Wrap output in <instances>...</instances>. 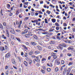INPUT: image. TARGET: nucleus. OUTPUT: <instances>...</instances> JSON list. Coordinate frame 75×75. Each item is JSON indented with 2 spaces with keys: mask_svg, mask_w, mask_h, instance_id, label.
<instances>
[{
  "mask_svg": "<svg viewBox=\"0 0 75 75\" xmlns=\"http://www.w3.org/2000/svg\"><path fill=\"white\" fill-rule=\"evenodd\" d=\"M11 33L12 34H15V32H14V29H12L11 30Z\"/></svg>",
  "mask_w": 75,
  "mask_h": 75,
  "instance_id": "nucleus-13",
  "label": "nucleus"
},
{
  "mask_svg": "<svg viewBox=\"0 0 75 75\" xmlns=\"http://www.w3.org/2000/svg\"><path fill=\"white\" fill-rule=\"evenodd\" d=\"M56 18H59V19H61V18H60V16H57V17H56Z\"/></svg>",
  "mask_w": 75,
  "mask_h": 75,
  "instance_id": "nucleus-50",
  "label": "nucleus"
},
{
  "mask_svg": "<svg viewBox=\"0 0 75 75\" xmlns=\"http://www.w3.org/2000/svg\"><path fill=\"white\" fill-rule=\"evenodd\" d=\"M34 38H35V39H38V37H37V36H36V35H34Z\"/></svg>",
  "mask_w": 75,
  "mask_h": 75,
  "instance_id": "nucleus-36",
  "label": "nucleus"
},
{
  "mask_svg": "<svg viewBox=\"0 0 75 75\" xmlns=\"http://www.w3.org/2000/svg\"><path fill=\"white\" fill-rule=\"evenodd\" d=\"M55 25H56V26H57V27H59V24H58L57 23H55Z\"/></svg>",
  "mask_w": 75,
  "mask_h": 75,
  "instance_id": "nucleus-27",
  "label": "nucleus"
},
{
  "mask_svg": "<svg viewBox=\"0 0 75 75\" xmlns=\"http://www.w3.org/2000/svg\"><path fill=\"white\" fill-rule=\"evenodd\" d=\"M0 50L1 51H4V50H5L4 47H0Z\"/></svg>",
  "mask_w": 75,
  "mask_h": 75,
  "instance_id": "nucleus-5",
  "label": "nucleus"
},
{
  "mask_svg": "<svg viewBox=\"0 0 75 75\" xmlns=\"http://www.w3.org/2000/svg\"><path fill=\"white\" fill-rule=\"evenodd\" d=\"M57 58V56L56 55H55L53 56V58H54V59H56Z\"/></svg>",
  "mask_w": 75,
  "mask_h": 75,
  "instance_id": "nucleus-44",
  "label": "nucleus"
},
{
  "mask_svg": "<svg viewBox=\"0 0 75 75\" xmlns=\"http://www.w3.org/2000/svg\"><path fill=\"white\" fill-rule=\"evenodd\" d=\"M45 23H46V24H48V20H47V19L45 18Z\"/></svg>",
  "mask_w": 75,
  "mask_h": 75,
  "instance_id": "nucleus-26",
  "label": "nucleus"
},
{
  "mask_svg": "<svg viewBox=\"0 0 75 75\" xmlns=\"http://www.w3.org/2000/svg\"><path fill=\"white\" fill-rule=\"evenodd\" d=\"M24 32H25V34H27V33H28V29H25L24 30Z\"/></svg>",
  "mask_w": 75,
  "mask_h": 75,
  "instance_id": "nucleus-24",
  "label": "nucleus"
},
{
  "mask_svg": "<svg viewBox=\"0 0 75 75\" xmlns=\"http://www.w3.org/2000/svg\"><path fill=\"white\" fill-rule=\"evenodd\" d=\"M25 57H27V56H28V53H25Z\"/></svg>",
  "mask_w": 75,
  "mask_h": 75,
  "instance_id": "nucleus-41",
  "label": "nucleus"
},
{
  "mask_svg": "<svg viewBox=\"0 0 75 75\" xmlns=\"http://www.w3.org/2000/svg\"><path fill=\"white\" fill-rule=\"evenodd\" d=\"M42 68L43 69H44V70H45V69H46V67H45V66L42 67Z\"/></svg>",
  "mask_w": 75,
  "mask_h": 75,
  "instance_id": "nucleus-46",
  "label": "nucleus"
},
{
  "mask_svg": "<svg viewBox=\"0 0 75 75\" xmlns=\"http://www.w3.org/2000/svg\"><path fill=\"white\" fill-rule=\"evenodd\" d=\"M42 34H45V35H47L48 34H49V33H48V32H45L44 33H42Z\"/></svg>",
  "mask_w": 75,
  "mask_h": 75,
  "instance_id": "nucleus-7",
  "label": "nucleus"
},
{
  "mask_svg": "<svg viewBox=\"0 0 75 75\" xmlns=\"http://www.w3.org/2000/svg\"><path fill=\"white\" fill-rule=\"evenodd\" d=\"M55 62L57 64V65H59V64H60V62H59V61L58 59L56 60Z\"/></svg>",
  "mask_w": 75,
  "mask_h": 75,
  "instance_id": "nucleus-3",
  "label": "nucleus"
},
{
  "mask_svg": "<svg viewBox=\"0 0 75 75\" xmlns=\"http://www.w3.org/2000/svg\"><path fill=\"white\" fill-rule=\"evenodd\" d=\"M35 54H38L40 53V52L38 51H35Z\"/></svg>",
  "mask_w": 75,
  "mask_h": 75,
  "instance_id": "nucleus-25",
  "label": "nucleus"
},
{
  "mask_svg": "<svg viewBox=\"0 0 75 75\" xmlns=\"http://www.w3.org/2000/svg\"><path fill=\"white\" fill-rule=\"evenodd\" d=\"M6 35L8 37H10V35H9V33H8V31L7 30H6Z\"/></svg>",
  "mask_w": 75,
  "mask_h": 75,
  "instance_id": "nucleus-4",
  "label": "nucleus"
},
{
  "mask_svg": "<svg viewBox=\"0 0 75 75\" xmlns=\"http://www.w3.org/2000/svg\"><path fill=\"white\" fill-rule=\"evenodd\" d=\"M19 18H22V16H21V14L19 15Z\"/></svg>",
  "mask_w": 75,
  "mask_h": 75,
  "instance_id": "nucleus-56",
  "label": "nucleus"
},
{
  "mask_svg": "<svg viewBox=\"0 0 75 75\" xmlns=\"http://www.w3.org/2000/svg\"><path fill=\"white\" fill-rule=\"evenodd\" d=\"M62 45L64 47H67V45H66V44L65 43L63 44Z\"/></svg>",
  "mask_w": 75,
  "mask_h": 75,
  "instance_id": "nucleus-37",
  "label": "nucleus"
},
{
  "mask_svg": "<svg viewBox=\"0 0 75 75\" xmlns=\"http://www.w3.org/2000/svg\"><path fill=\"white\" fill-rule=\"evenodd\" d=\"M25 36L26 38H28V37H29V35H28V34L25 35Z\"/></svg>",
  "mask_w": 75,
  "mask_h": 75,
  "instance_id": "nucleus-35",
  "label": "nucleus"
},
{
  "mask_svg": "<svg viewBox=\"0 0 75 75\" xmlns=\"http://www.w3.org/2000/svg\"><path fill=\"white\" fill-rule=\"evenodd\" d=\"M67 55L68 56H69V57H71V56H72V54L70 53H68L67 54Z\"/></svg>",
  "mask_w": 75,
  "mask_h": 75,
  "instance_id": "nucleus-43",
  "label": "nucleus"
},
{
  "mask_svg": "<svg viewBox=\"0 0 75 75\" xmlns=\"http://www.w3.org/2000/svg\"><path fill=\"white\" fill-rule=\"evenodd\" d=\"M50 44H55V42L54 41H51L50 42Z\"/></svg>",
  "mask_w": 75,
  "mask_h": 75,
  "instance_id": "nucleus-23",
  "label": "nucleus"
},
{
  "mask_svg": "<svg viewBox=\"0 0 75 75\" xmlns=\"http://www.w3.org/2000/svg\"><path fill=\"white\" fill-rule=\"evenodd\" d=\"M46 13H48V14H50L51 13V11H49L48 10L46 12Z\"/></svg>",
  "mask_w": 75,
  "mask_h": 75,
  "instance_id": "nucleus-29",
  "label": "nucleus"
},
{
  "mask_svg": "<svg viewBox=\"0 0 75 75\" xmlns=\"http://www.w3.org/2000/svg\"><path fill=\"white\" fill-rule=\"evenodd\" d=\"M23 47L24 48V49L25 50H27V47H26V46L24 45H23Z\"/></svg>",
  "mask_w": 75,
  "mask_h": 75,
  "instance_id": "nucleus-21",
  "label": "nucleus"
},
{
  "mask_svg": "<svg viewBox=\"0 0 75 75\" xmlns=\"http://www.w3.org/2000/svg\"><path fill=\"white\" fill-rule=\"evenodd\" d=\"M12 62L13 64H14L15 63H16V62H15V60L14 59H12Z\"/></svg>",
  "mask_w": 75,
  "mask_h": 75,
  "instance_id": "nucleus-31",
  "label": "nucleus"
},
{
  "mask_svg": "<svg viewBox=\"0 0 75 75\" xmlns=\"http://www.w3.org/2000/svg\"><path fill=\"white\" fill-rule=\"evenodd\" d=\"M40 4H43V1H40Z\"/></svg>",
  "mask_w": 75,
  "mask_h": 75,
  "instance_id": "nucleus-58",
  "label": "nucleus"
},
{
  "mask_svg": "<svg viewBox=\"0 0 75 75\" xmlns=\"http://www.w3.org/2000/svg\"><path fill=\"white\" fill-rule=\"evenodd\" d=\"M10 57V54L9 53H7L5 57L6 58H9Z\"/></svg>",
  "mask_w": 75,
  "mask_h": 75,
  "instance_id": "nucleus-6",
  "label": "nucleus"
},
{
  "mask_svg": "<svg viewBox=\"0 0 75 75\" xmlns=\"http://www.w3.org/2000/svg\"><path fill=\"white\" fill-rule=\"evenodd\" d=\"M73 64V62H70L69 64H68V65H72Z\"/></svg>",
  "mask_w": 75,
  "mask_h": 75,
  "instance_id": "nucleus-39",
  "label": "nucleus"
},
{
  "mask_svg": "<svg viewBox=\"0 0 75 75\" xmlns=\"http://www.w3.org/2000/svg\"><path fill=\"white\" fill-rule=\"evenodd\" d=\"M41 71L42 73V74H45V71L43 70V69H41Z\"/></svg>",
  "mask_w": 75,
  "mask_h": 75,
  "instance_id": "nucleus-19",
  "label": "nucleus"
},
{
  "mask_svg": "<svg viewBox=\"0 0 75 75\" xmlns=\"http://www.w3.org/2000/svg\"><path fill=\"white\" fill-rule=\"evenodd\" d=\"M47 72H50L51 71V69L50 68H48L47 69Z\"/></svg>",
  "mask_w": 75,
  "mask_h": 75,
  "instance_id": "nucleus-30",
  "label": "nucleus"
},
{
  "mask_svg": "<svg viewBox=\"0 0 75 75\" xmlns=\"http://www.w3.org/2000/svg\"><path fill=\"white\" fill-rule=\"evenodd\" d=\"M24 4V5H28V2H24V3H23Z\"/></svg>",
  "mask_w": 75,
  "mask_h": 75,
  "instance_id": "nucleus-34",
  "label": "nucleus"
},
{
  "mask_svg": "<svg viewBox=\"0 0 75 75\" xmlns=\"http://www.w3.org/2000/svg\"><path fill=\"white\" fill-rule=\"evenodd\" d=\"M37 48L40 51H41L42 50V48H41V47L40 46H37Z\"/></svg>",
  "mask_w": 75,
  "mask_h": 75,
  "instance_id": "nucleus-8",
  "label": "nucleus"
},
{
  "mask_svg": "<svg viewBox=\"0 0 75 75\" xmlns=\"http://www.w3.org/2000/svg\"><path fill=\"white\" fill-rule=\"evenodd\" d=\"M55 54H56L54 53H52L51 54L52 57H54L55 56Z\"/></svg>",
  "mask_w": 75,
  "mask_h": 75,
  "instance_id": "nucleus-18",
  "label": "nucleus"
},
{
  "mask_svg": "<svg viewBox=\"0 0 75 75\" xmlns=\"http://www.w3.org/2000/svg\"><path fill=\"white\" fill-rule=\"evenodd\" d=\"M24 64L27 67V65H28V63H27V62H26V61H25L24 62H23Z\"/></svg>",
  "mask_w": 75,
  "mask_h": 75,
  "instance_id": "nucleus-15",
  "label": "nucleus"
},
{
  "mask_svg": "<svg viewBox=\"0 0 75 75\" xmlns=\"http://www.w3.org/2000/svg\"><path fill=\"white\" fill-rule=\"evenodd\" d=\"M59 70V69H58V68L57 67L55 69V71L56 72H58Z\"/></svg>",
  "mask_w": 75,
  "mask_h": 75,
  "instance_id": "nucleus-20",
  "label": "nucleus"
},
{
  "mask_svg": "<svg viewBox=\"0 0 75 75\" xmlns=\"http://www.w3.org/2000/svg\"><path fill=\"white\" fill-rule=\"evenodd\" d=\"M47 65L49 67H52V64L51 63H48Z\"/></svg>",
  "mask_w": 75,
  "mask_h": 75,
  "instance_id": "nucleus-11",
  "label": "nucleus"
},
{
  "mask_svg": "<svg viewBox=\"0 0 75 75\" xmlns=\"http://www.w3.org/2000/svg\"><path fill=\"white\" fill-rule=\"evenodd\" d=\"M64 27H67V25L65 23H64L63 24Z\"/></svg>",
  "mask_w": 75,
  "mask_h": 75,
  "instance_id": "nucleus-48",
  "label": "nucleus"
},
{
  "mask_svg": "<svg viewBox=\"0 0 75 75\" xmlns=\"http://www.w3.org/2000/svg\"><path fill=\"white\" fill-rule=\"evenodd\" d=\"M36 66H37V67H39V66H40V64H39L38 63H37L36 64Z\"/></svg>",
  "mask_w": 75,
  "mask_h": 75,
  "instance_id": "nucleus-64",
  "label": "nucleus"
},
{
  "mask_svg": "<svg viewBox=\"0 0 75 75\" xmlns=\"http://www.w3.org/2000/svg\"><path fill=\"white\" fill-rule=\"evenodd\" d=\"M54 30V29H51L49 30V31L50 32H51L52 31H53Z\"/></svg>",
  "mask_w": 75,
  "mask_h": 75,
  "instance_id": "nucleus-53",
  "label": "nucleus"
},
{
  "mask_svg": "<svg viewBox=\"0 0 75 75\" xmlns=\"http://www.w3.org/2000/svg\"><path fill=\"white\" fill-rule=\"evenodd\" d=\"M16 38V40H17V41H18L19 42H20V41H21V40H20V38Z\"/></svg>",
  "mask_w": 75,
  "mask_h": 75,
  "instance_id": "nucleus-28",
  "label": "nucleus"
},
{
  "mask_svg": "<svg viewBox=\"0 0 75 75\" xmlns=\"http://www.w3.org/2000/svg\"><path fill=\"white\" fill-rule=\"evenodd\" d=\"M67 72H68L67 74V75H69V73H70V71H71L69 69H69L67 70Z\"/></svg>",
  "mask_w": 75,
  "mask_h": 75,
  "instance_id": "nucleus-9",
  "label": "nucleus"
},
{
  "mask_svg": "<svg viewBox=\"0 0 75 75\" xmlns=\"http://www.w3.org/2000/svg\"><path fill=\"white\" fill-rule=\"evenodd\" d=\"M71 36L72 37V38H74L75 36H74V35H71Z\"/></svg>",
  "mask_w": 75,
  "mask_h": 75,
  "instance_id": "nucleus-59",
  "label": "nucleus"
},
{
  "mask_svg": "<svg viewBox=\"0 0 75 75\" xmlns=\"http://www.w3.org/2000/svg\"><path fill=\"white\" fill-rule=\"evenodd\" d=\"M34 23H36V21H38V20H35L34 21Z\"/></svg>",
  "mask_w": 75,
  "mask_h": 75,
  "instance_id": "nucleus-54",
  "label": "nucleus"
},
{
  "mask_svg": "<svg viewBox=\"0 0 75 75\" xmlns=\"http://www.w3.org/2000/svg\"><path fill=\"white\" fill-rule=\"evenodd\" d=\"M5 48L6 50H7V46L6 45L5 46Z\"/></svg>",
  "mask_w": 75,
  "mask_h": 75,
  "instance_id": "nucleus-61",
  "label": "nucleus"
},
{
  "mask_svg": "<svg viewBox=\"0 0 75 75\" xmlns=\"http://www.w3.org/2000/svg\"><path fill=\"white\" fill-rule=\"evenodd\" d=\"M59 6L60 8L62 10V6H61V5L59 4Z\"/></svg>",
  "mask_w": 75,
  "mask_h": 75,
  "instance_id": "nucleus-49",
  "label": "nucleus"
},
{
  "mask_svg": "<svg viewBox=\"0 0 75 75\" xmlns=\"http://www.w3.org/2000/svg\"><path fill=\"white\" fill-rule=\"evenodd\" d=\"M52 21L53 23H55V22H56V19H52Z\"/></svg>",
  "mask_w": 75,
  "mask_h": 75,
  "instance_id": "nucleus-16",
  "label": "nucleus"
},
{
  "mask_svg": "<svg viewBox=\"0 0 75 75\" xmlns=\"http://www.w3.org/2000/svg\"><path fill=\"white\" fill-rule=\"evenodd\" d=\"M3 25L4 26H6V23L5 22H4L3 23Z\"/></svg>",
  "mask_w": 75,
  "mask_h": 75,
  "instance_id": "nucleus-51",
  "label": "nucleus"
},
{
  "mask_svg": "<svg viewBox=\"0 0 75 75\" xmlns=\"http://www.w3.org/2000/svg\"><path fill=\"white\" fill-rule=\"evenodd\" d=\"M46 60H47V59L44 58L42 59V62L44 61H46Z\"/></svg>",
  "mask_w": 75,
  "mask_h": 75,
  "instance_id": "nucleus-33",
  "label": "nucleus"
},
{
  "mask_svg": "<svg viewBox=\"0 0 75 75\" xmlns=\"http://www.w3.org/2000/svg\"><path fill=\"white\" fill-rule=\"evenodd\" d=\"M56 30H57V31H58V30H59V27H56Z\"/></svg>",
  "mask_w": 75,
  "mask_h": 75,
  "instance_id": "nucleus-47",
  "label": "nucleus"
},
{
  "mask_svg": "<svg viewBox=\"0 0 75 75\" xmlns=\"http://www.w3.org/2000/svg\"><path fill=\"white\" fill-rule=\"evenodd\" d=\"M8 74V71H7L6 72V75H7Z\"/></svg>",
  "mask_w": 75,
  "mask_h": 75,
  "instance_id": "nucleus-62",
  "label": "nucleus"
},
{
  "mask_svg": "<svg viewBox=\"0 0 75 75\" xmlns=\"http://www.w3.org/2000/svg\"><path fill=\"white\" fill-rule=\"evenodd\" d=\"M21 34H22V35H24V34H25V32H22L21 33Z\"/></svg>",
  "mask_w": 75,
  "mask_h": 75,
  "instance_id": "nucleus-55",
  "label": "nucleus"
},
{
  "mask_svg": "<svg viewBox=\"0 0 75 75\" xmlns=\"http://www.w3.org/2000/svg\"><path fill=\"white\" fill-rule=\"evenodd\" d=\"M36 57L34 55H33L31 56V58H35Z\"/></svg>",
  "mask_w": 75,
  "mask_h": 75,
  "instance_id": "nucleus-42",
  "label": "nucleus"
},
{
  "mask_svg": "<svg viewBox=\"0 0 75 75\" xmlns=\"http://www.w3.org/2000/svg\"><path fill=\"white\" fill-rule=\"evenodd\" d=\"M61 64L63 65L65 64V62L64 60H61Z\"/></svg>",
  "mask_w": 75,
  "mask_h": 75,
  "instance_id": "nucleus-22",
  "label": "nucleus"
},
{
  "mask_svg": "<svg viewBox=\"0 0 75 75\" xmlns=\"http://www.w3.org/2000/svg\"><path fill=\"white\" fill-rule=\"evenodd\" d=\"M15 31L17 33H20V32H21V31L19 30H16Z\"/></svg>",
  "mask_w": 75,
  "mask_h": 75,
  "instance_id": "nucleus-38",
  "label": "nucleus"
},
{
  "mask_svg": "<svg viewBox=\"0 0 75 75\" xmlns=\"http://www.w3.org/2000/svg\"><path fill=\"white\" fill-rule=\"evenodd\" d=\"M57 49H60L62 50L63 49V47L61 44H60L58 46H57Z\"/></svg>",
  "mask_w": 75,
  "mask_h": 75,
  "instance_id": "nucleus-1",
  "label": "nucleus"
},
{
  "mask_svg": "<svg viewBox=\"0 0 75 75\" xmlns=\"http://www.w3.org/2000/svg\"><path fill=\"white\" fill-rule=\"evenodd\" d=\"M57 39H58V40H61V37H60L57 36Z\"/></svg>",
  "mask_w": 75,
  "mask_h": 75,
  "instance_id": "nucleus-45",
  "label": "nucleus"
},
{
  "mask_svg": "<svg viewBox=\"0 0 75 75\" xmlns=\"http://www.w3.org/2000/svg\"><path fill=\"white\" fill-rule=\"evenodd\" d=\"M43 23H42L41 25L40 26H41V27H43Z\"/></svg>",
  "mask_w": 75,
  "mask_h": 75,
  "instance_id": "nucleus-60",
  "label": "nucleus"
},
{
  "mask_svg": "<svg viewBox=\"0 0 75 75\" xmlns=\"http://www.w3.org/2000/svg\"><path fill=\"white\" fill-rule=\"evenodd\" d=\"M35 61H36V62H38V63L40 62V59H39V58H38V57H36Z\"/></svg>",
  "mask_w": 75,
  "mask_h": 75,
  "instance_id": "nucleus-2",
  "label": "nucleus"
},
{
  "mask_svg": "<svg viewBox=\"0 0 75 75\" xmlns=\"http://www.w3.org/2000/svg\"><path fill=\"white\" fill-rule=\"evenodd\" d=\"M0 28L1 30H3V27L1 24H0Z\"/></svg>",
  "mask_w": 75,
  "mask_h": 75,
  "instance_id": "nucleus-14",
  "label": "nucleus"
},
{
  "mask_svg": "<svg viewBox=\"0 0 75 75\" xmlns=\"http://www.w3.org/2000/svg\"><path fill=\"white\" fill-rule=\"evenodd\" d=\"M22 24V21H20V22H19L18 23V24H20L21 25V24Z\"/></svg>",
  "mask_w": 75,
  "mask_h": 75,
  "instance_id": "nucleus-40",
  "label": "nucleus"
},
{
  "mask_svg": "<svg viewBox=\"0 0 75 75\" xmlns=\"http://www.w3.org/2000/svg\"><path fill=\"white\" fill-rule=\"evenodd\" d=\"M18 58L19 61L20 62H21V58H20V57H18Z\"/></svg>",
  "mask_w": 75,
  "mask_h": 75,
  "instance_id": "nucleus-32",
  "label": "nucleus"
},
{
  "mask_svg": "<svg viewBox=\"0 0 75 75\" xmlns=\"http://www.w3.org/2000/svg\"><path fill=\"white\" fill-rule=\"evenodd\" d=\"M31 45H35L36 44L35 43V42H31Z\"/></svg>",
  "mask_w": 75,
  "mask_h": 75,
  "instance_id": "nucleus-10",
  "label": "nucleus"
},
{
  "mask_svg": "<svg viewBox=\"0 0 75 75\" xmlns=\"http://www.w3.org/2000/svg\"><path fill=\"white\" fill-rule=\"evenodd\" d=\"M33 51H31L29 53V55H33Z\"/></svg>",
  "mask_w": 75,
  "mask_h": 75,
  "instance_id": "nucleus-12",
  "label": "nucleus"
},
{
  "mask_svg": "<svg viewBox=\"0 0 75 75\" xmlns=\"http://www.w3.org/2000/svg\"><path fill=\"white\" fill-rule=\"evenodd\" d=\"M19 14V12H18V11H16V14L17 15H18Z\"/></svg>",
  "mask_w": 75,
  "mask_h": 75,
  "instance_id": "nucleus-57",
  "label": "nucleus"
},
{
  "mask_svg": "<svg viewBox=\"0 0 75 75\" xmlns=\"http://www.w3.org/2000/svg\"><path fill=\"white\" fill-rule=\"evenodd\" d=\"M24 7L25 8H27V7L25 5H24Z\"/></svg>",
  "mask_w": 75,
  "mask_h": 75,
  "instance_id": "nucleus-63",
  "label": "nucleus"
},
{
  "mask_svg": "<svg viewBox=\"0 0 75 75\" xmlns=\"http://www.w3.org/2000/svg\"><path fill=\"white\" fill-rule=\"evenodd\" d=\"M68 50H72V48L71 47H70L68 48Z\"/></svg>",
  "mask_w": 75,
  "mask_h": 75,
  "instance_id": "nucleus-52",
  "label": "nucleus"
},
{
  "mask_svg": "<svg viewBox=\"0 0 75 75\" xmlns=\"http://www.w3.org/2000/svg\"><path fill=\"white\" fill-rule=\"evenodd\" d=\"M67 73V69H64V70L63 71V74H65Z\"/></svg>",
  "mask_w": 75,
  "mask_h": 75,
  "instance_id": "nucleus-17",
  "label": "nucleus"
}]
</instances>
